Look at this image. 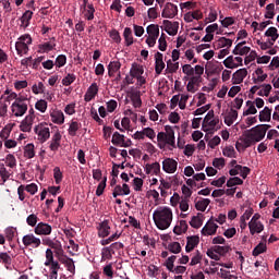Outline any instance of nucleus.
Returning a JSON list of instances; mask_svg holds the SVG:
<instances>
[{
	"label": "nucleus",
	"instance_id": "nucleus-37",
	"mask_svg": "<svg viewBox=\"0 0 279 279\" xmlns=\"http://www.w3.org/2000/svg\"><path fill=\"white\" fill-rule=\"evenodd\" d=\"M210 205V201L208 198H203L195 204L196 210H199L201 213H206V208Z\"/></svg>",
	"mask_w": 279,
	"mask_h": 279
},
{
	"label": "nucleus",
	"instance_id": "nucleus-32",
	"mask_svg": "<svg viewBox=\"0 0 279 279\" xmlns=\"http://www.w3.org/2000/svg\"><path fill=\"white\" fill-rule=\"evenodd\" d=\"M123 38L126 47H132V45H134V36L132 35V28H124Z\"/></svg>",
	"mask_w": 279,
	"mask_h": 279
},
{
	"label": "nucleus",
	"instance_id": "nucleus-4",
	"mask_svg": "<svg viewBox=\"0 0 279 279\" xmlns=\"http://www.w3.org/2000/svg\"><path fill=\"white\" fill-rule=\"evenodd\" d=\"M46 267H50L49 279H58V271H60V263L53 259V251L51 248L46 250Z\"/></svg>",
	"mask_w": 279,
	"mask_h": 279
},
{
	"label": "nucleus",
	"instance_id": "nucleus-39",
	"mask_svg": "<svg viewBox=\"0 0 279 279\" xmlns=\"http://www.w3.org/2000/svg\"><path fill=\"white\" fill-rule=\"evenodd\" d=\"M178 69H180V62H174L171 60L167 61V69H166V73H178Z\"/></svg>",
	"mask_w": 279,
	"mask_h": 279
},
{
	"label": "nucleus",
	"instance_id": "nucleus-11",
	"mask_svg": "<svg viewBox=\"0 0 279 279\" xmlns=\"http://www.w3.org/2000/svg\"><path fill=\"white\" fill-rule=\"evenodd\" d=\"M53 228L46 222H39L34 229L35 234H38L40 236H49L51 234Z\"/></svg>",
	"mask_w": 279,
	"mask_h": 279
},
{
	"label": "nucleus",
	"instance_id": "nucleus-1",
	"mask_svg": "<svg viewBox=\"0 0 279 279\" xmlns=\"http://www.w3.org/2000/svg\"><path fill=\"white\" fill-rule=\"evenodd\" d=\"M153 219L158 230H167L173 221V211L169 207H159L154 211Z\"/></svg>",
	"mask_w": 279,
	"mask_h": 279
},
{
	"label": "nucleus",
	"instance_id": "nucleus-17",
	"mask_svg": "<svg viewBox=\"0 0 279 279\" xmlns=\"http://www.w3.org/2000/svg\"><path fill=\"white\" fill-rule=\"evenodd\" d=\"M163 56L161 52L155 53V73L160 75L165 71V61L162 60Z\"/></svg>",
	"mask_w": 279,
	"mask_h": 279
},
{
	"label": "nucleus",
	"instance_id": "nucleus-52",
	"mask_svg": "<svg viewBox=\"0 0 279 279\" xmlns=\"http://www.w3.org/2000/svg\"><path fill=\"white\" fill-rule=\"evenodd\" d=\"M158 49L160 51H167V35L165 33L161 34L160 38L158 39Z\"/></svg>",
	"mask_w": 279,
	"mask_h": 279
},
{
	"label": "nucleus",
	"instance_id": "nucleus-13",
	"mask_svg": "<svg viewBox=\"0 0 279 279\" xmlns=\"http://www.w3.org/2000/svg\"><path fill=\"white\" fill-rule=\"evenodd\" d=\"M165 32L169 34V36H175L178 34V29H180V23L171 22L169 20H163Z\"/></svg>",
	"mask_w": 279,
	"mask_h": 279
},
{
	"label": "nucleus",
	"instance_id": "nucleus-57",
	"mask_svg": "<svg viewBox=\"0 0 279 279\" xmlns=\"http://www.w3.org/2000/svg\"><path fill=\"white\" fill-rule=\"evenodd\" d=\"M202 263V253L199 251H196V254L192 257L190 262L191 267H195V265H199Z\"/></svg>",
	"mask_w": 279,
	"mask_h": 279
},
{
	"label": "nucleus",
	"instance_id": "nucleus-56",
	"mask_svg": "<svg viewBox=\"0 0 279 279\" xmlns=\"http://www.w3.org/2000/svg\"><path fill=\"white\" fill-rule=\"evenodd\" d=\"M53 178H54V182L56 184H60L62 182V171L60 170V167H56L53 169Z\"/></svg>",
	"mask_w": 279,
	"mask_h": 279
},
{
	"label": "nucleus",
	"instance_id": "nucleus-43",
	"mask_svg": "<svg viewBox=\"0 0 279 279\" xmlns=\"http://www.w3.org/2000/svg\"><path fill=\"white\" fill-rule=\"evenodd\" d=\"M199 215H202V214H198L197 216H193L190 221V226L192 228H195L196 230H198V228H202V226L204 223V220H202V218H199Z\"/></svg>",
	"mask_w": 279,
	"mask_h": 279
},
{
	"label": "nucleus",
	"instance_id": "nucleus-29",
	"mask_svg": "<svg viewBox=\"0 0 279 279\" xmlns=\"http://www.w3.org/2000/svg\"><path fill=\"white\" fill-rule=\"evenodd\" d=\"M112 145H120L121 147H128L129 145L125 144V135H121L119 132H114L112 140Z\"/></svg>",
	"mask_w": 279,
	"mask_h": 279
},
{
	"label": "nucleus",
	"instance_id": "nucleus-10",
	"mask_svg": "<svg viewBox=\"0 0 279 279\" xmlns=\"http://www.w3.org/2000/svg\"><path fill=\"white\" fill-rule=\"evenodd\" d=\"M219 228V226H217V223H215V220L209 219L206 225L203 227L201 233L203 234V236H213L215 234H217V229Z\"/></svg>",
	"mask_w": 279,
	"mask_h": 279
},
{
	"label": "nucleus",
	"instance_id": "nucleus-51",
	"mask_svg": "<svg viewBox=\"0 0 279 279\" xmlns=\"http://www.w3.org/2000/svg\"><path fill=\"white\" fill-rule=\"evenodd\" d=\"M264 89H260L257 95L259 97H269V94L271 93V84H265L262 85Z\"/></svg>",
	"mask_w": 279,
	"mask_h": 279
},
{
	"label": "nucleus",
	"instance_id": "nucleus-28",
	"mask_svg": "<svg viewBox=\"0 0 279 279\" xmlns=\"http://www.w3.org/2000/svg\"><path fill=\"white\" fill-rule=\"evenodd\" d=\"M108 75L109 77H114V73H119L121 70V62L120 61H111L108 64Z\"/></svg>",
	"mask_w": 279,
	"mask_h": 279
},
{
	"label": "nucleus",
	"instance_id": "nucleus-58",
	"mask_svg": "<svg viewBox=\"0 0 279 279\" xmlns=\"http://www.w3.org/2000/svg\"><path fill=\"white\" fill-rule=\"evenodd\" d=\"M26 223L28 226H31L32 228H36V223H38V216H36L35 214H31L27 218H26Z\"/></svg>",
	"mask_w": 279,
	"mask_h": 279
},
{
	"label": "nucleus",
	"instance_id": "nucleus-62",
	"mask_svg": "<svg viewBox=\"0 0 279 279\" xmlns=\"http://www.w3.org/2000/svg\"><path fill=\"white\" fill-rule=\"evenodd\" d=\"M213 166L216 169H223L226 167V159L223 158H215L213 161Z\"/></svg>",
	"mask_w": 279,
	"mask_h": 279
},
{
	"label": "nucleus",
	"instance_id": "nucleus-55",
	"mask_svg": "<svg viewBox=\"0 0 279 279\" xmlns=\"http://www.w3.org/2000/svg\"><path fill=\"white\" fill-rule=\"evenodd\" d=\"M36 110L39 112H47V100L40 99L35 104Z\"/></svg>",
	"mask_w": 279,
	"mask_h": 279
},
{
	"label": "nucleus",
	"instance_id": "nucleus-49",
	"mask_svg": "<svg viewBox=\"0 0 279 279\" xmlns=\"http://www.w3.org/2000/svg\"><path fill=\"white\" fill-rule=\"evenodd\" d=\"M182 71L187 77H195V69L191 64H184Z\"/></svg>",
	"mask_w": 279,
	"mask_h": 279
},
{
	"label": "nucleus",
	"instance_id": "nucleus-26",
	"mask_svg": "<svg viewBox=\"0 0 279 279\" xmlns=\"http://www.w3.org/2000/svg\"><path fill=\"white\" fill-rule=\"evenodd\" d=\"M236 119H239V111L231 108L228 116L225 117V123L230 128Z\"/></svg>",
	"mask_w": 279,
	"mask_h": 279
},
{
	"label": "nucleus",
	"instance_id": "nucleus-61",
	"mask_svg": "<svg viewBox=\"0 0 279 279\" xmlns=\"http://www.w3.org/2000/svg\"><path fill=\"white\" fill-rule=\"evenodd\" d=\"M218 45H219V47H228V49H230V47H232V39H228L226 37H220L218 39Z\"/></svg>",
	"mask_w": 279,
	"mask_h": 279
},
{
	"label": "nucleus",
	"instance_id": "nucleus-18",
	"mask_svg": "<svg viewBox=\"0 0 279 279\" xmlns=\"http://www.w3.org/2000/svg\"><path fill=\"white\" fill-rule=\"evenodd\" d=\"M197 245H199V236L198 235H190V236H187L185 252L187 254L193 252L197 247Z\"/></svg>",
	"mask_w": 279,
	"mask_h": 279
},
{
	"label": "nucleus",
	"instance_id": "nucleus-15",
	"mask_svg": "<svg viewBox=\"0 0 279 279\" xmlns=\"http://www.w3.org/2000/svg\"><path fill=\"white\" fill-rule=\"evenodd\" d=\"M58 260H59V263L64 265L66 270L70 271V274H72V276H75V262H73V258H71V257H69L66 255H63Z\"/></svg>",
	"mask_w": 279,
	"mask_h": 279
},
{
	"label": "nucleus",
	"instance_id": "nucleus-3",
	"mask_svg": "<svg viewBox=\"0 0 279 279\" xmlns=\"http://www.w3.org/2000/svg\"><path fill=\"white\" fill-rule=\"evenodd\" d=\"M32 35L25 34L20 36L15 43V51L17 56H27V53H29V45H32Z\"/></svg>",
	"mask_w": 279,
	"mask_h": 279
},
{
	"label": "nucleus",
	"instance_id": "nucleus-48",
	"mask_svg": "<svg viewBox=\"0 0 279 279\" xmlns=\"http://www.w3.org/2000/svg\"><path fill=\"white\" fill-rule=\"evenodd\" d=\"M5 166L10 167V169H14V167H16V157H14L12 154L7 155Z\"/></svg>",
	"mask_w": 279,
	"mask_h": 279
},
{
	"label": "nucleus",
	"instance_id": "nucleus-33",
	"mask_svg": "<svg viewBox=\"0 0 279 279\" xmlns=\"http://www.w3.org/2000/svg\"><path fill=\"white\" fill-rule=\"evenodd\" d=\"M146 32L150 38H158L160 36V27L156 24L148 25Z\"/></svg>",
	"mask_w": 279,
	"mask_h": 279
},
{
	"label": "nucleus",
	"instance_id": "nucleus-63",
	"mask_svg": "<svg viewBox=\"0 0 279 279\" xmlns=\"http://www.w3.org/2000/svg\"><path fill=\"white\" fill-rule=\"evenodd\" d=\"M110 38L118 45L121 43V34H119V31L117 29L110 32Z\"/></svg>",
	"mask_w": 279,
	"mask_h": 279
},
{
	"label": "nucleus",
	"instance_id": "nucleus-2",
	"mask_svg": "<svg viewBox=\"0 0 279 279\" xmlns=\"http://www.w3.org/2000/svg\"><path fill=\"white\" fill-rule=\"evenodd\" d=\"M269 128H271V125H269V124L256 125V126L252 128L251 130H246L244 132V136H247L255 143H260V141H263V138H265V135L267 134V130H269Z\"/></svg>",
	"mask_w": 279,
	"mask_h": 279
},
{
	"label": "nucleus",
	"instance_id": "nucleus-24",
	"mask_svg": "<svg viewBox=\"0 0 279 279\" xmlns=\"http://www.w3.org/2000/svg\"><path fill=\"white\" fill-rule=\"evenodd\" d=\"M11 111L14 117H23L27 112V105H11Z\"/></svg>",
	"mask_w": 279,
	"mask_h": 279
},
{
	"label": "nucleus",
	"instance_id": "nucleus-25",
	"mask_svg": "<svg viewBox=\"0 0 279 279\" xmlns=\"http://www.w3.org/2000/svg\"><path fill=\"white\" fill-rule=\"evenodd\" d=\"M143 73H145V69L143 68V65L138 64V63H133L130 70V75L131 77H141V75H143Z\"/></svg>",
	"mask_w": 279,
	"mask_h": 279
},
{
	"label": "nucleus",
	"instance_id": "nucleus-45",
	"mask_svg": "<svg viewBox=\"0 0 279 279\" xmlns=\"http://www.w3.org/2000/svg\"><path fill=\"white\" fill-rule=\"evenodd\" d=\"M241 184H243V180L241 178H239V177L230 178L227 181V186L229 189H232V186H241Z\"/></svg>",
	"mask_w": 279,
	"mask_h": 279
},
{
	"label": "nucleus",
	"instance_id": "nucleus-54",
	"mask_svg": "<svg viewBox=\"0 0 279 279\" xmlns=\"http://www.w3.org/2000/svg\"><path fill=\"white\" fill-rule=\"evenodd\" d=\"M107 180L108 179L105 177L104 180L98 184L97 190H96L97 197H101V195H104V191H106Z\"/></svg>",
	"mask_w": 279,
	"mask_h": 279
},
{
	"label": "nucleus",
	"instance_id": "nucleus-5",
	"mask_svg": "<svg viewBox=\"0 0 279 279\" xmlns=\"http://www.w3.org/2000/svg\"><path fill=\"white\" fill-rule=\"evenodd\" d=\"M165 132H159L157 134V141L158 143H167V145H171V147H175V131H173V128L166 125Z\"/></svg>",
	"mask_w": 279,
	"mask_h": 279
},
{
	"label": "nucleus",
	"instance_id": "nucleus-30",
	"mask_svg": "<svg viewBox=\"0 0 279 279\" xmlns=\"http://www.w3.org/2000/svg\"><path fill=\"white\" fill-rule=\"evenodd\" d=\"M50 119L52 123H57V125H62L64 123V113L61 110L53 111L50 114Z\"/></svg>",
	"mask_w": 279,
	"mask_h": 279
},
{
	"label": "nucleus",
	"instance_id": "nucleus-14",
	"mask_svg": "<svg viewBox=\"0 0 279 279\" xmlns=\"http://www.w3.org/2000/svg\"><path fill=\"white\" fill-rule=\"evenodd\" d=\"M99 239H106V236H110V221L104 220L97 227Z\"/></svg>",
	"mask_w": 279,
	"mask_h": 279
},
{
	"label": "nucleus",
	"instance_id": "nucleus-8",
	"mask_svg": "<svg viewBox=\"0 0 279 279\" xmlns=\"http://www.w3.org/2000/svg\"><path fill=\"white\" fill-rule=\"evenodd\" d=\"M22 243H23V245H25V247L38 248V247H40V244L43 242L40 241V238H36V235H34V233H29V234H26L23 236Z\"/></svg>",
	"mask_w": 279,
	"mask_h": 279
},
{
	"label": "nucleus",
	"instance_id": "nucleus-46",
	"mask_svg": "<svg viewBox=\"0 0 279 279\" xmlns=\"http://www.w3.org/2000/svg\"><path fill=\"white\" fill-rule=\"evenodd\" d=\"M276 4L269 3L266 7L265 19H274L276 16Z\"/></svg>",
	"mask_w": 279,
	"mask_h": 279
},
{
	"label": "nucleus",
	"instance_id": "nucleus-27",
	"mask_svg": "<svg viewBox=\"0 0 279 279\" xmlns=\"http://www.w3.org/2000/svg\"><path fill=\"white\" fill-rule=\"evenodd\" d=\"M34 125V120L32 117H25V119L20 124L21 132H32V126Z\"/></svg>",
	"mask_w": 279,
	"mask_h": 279
},
{
	"label": "nucleus",
	"instance_id": "nucleus-23",
	"mask_svg": "<svg viewBox=\"0 0 279 279\" xmlns=\"http://www.w3.org/2000/svg\"><path fill=\"white\" fill-rule=\"evenodd\" d=\"M52 251V256L54 254L56 258L59 260V258H62L64 255V248H62V243L60 241L52 242V245L50 246Z\"/></svg>",
	"mask_w": 279,
	"mask_h": 279
},
{
	"label": "nucleus",
	"instance_id": "nucleus-36",
	"mask_svg": "<svg viewBox=\"0 0 279 279\" xmlns=\"http://www.w3.org/2000/svg\"><path fill=\"white\" fill-rule=\"evenodd\" d=\"M10 175H12V173H10V170H8V168H5V165L0 163V178L3 182V184H5L8 182V180H10Z\"/></svg>",
	"mask_w": 279,
	"mask_h": 279
},
{
	"label": "nucleus",
	"instance_id": "nucleus-47",
	"mask_svg": "<svg viewBox=\"0 0 279 279\" xmlns=\"http://www.w3.org/2000/svg\"><path fill=\"white\" fill-rule=\"evenodd\" d=\"M112 254H114V251H112L110 246L104 247L101 251L102 260H111Z\"/></svg>",
	"mask_w": 279,
	"mask_h": 279
},
{
	"label": "nucleus",
	"instance_id": "nucleus-35",
	"mask_svg": "<svg viewBox=\"0 0 279 279\" xmlns=\"http://www.w3.org/2000/svg\"><path fill=\"white\" fill-rule=\"evenodd\" d=\"M199 82H202L199 76H191L190 82L187 83V86H186V90L189 93H195L197 90L195 89V85L199 84Z\"/></svg>",
	"mask_w": 279,
	"mask_h": 279
},
{
	"label": "nucleus",
	"instance_id": "nucleus-19",
	"mask_svg": "<svg viewBox=\"0 0 279 279\" xmlns=\"http://www.w3.org/2000/svg\"><path fill=\"white\" fill-rule=\"evenodd\" d=\"M247 77V69H240L232 75L233 84H243V81Z\"/></svg>",
	"mask_w": 279,
	"mask_h": 279
},
{
	"label": "nucleus",
	"instance_id": "nucleus-42",
	"mask_svg": "<svg viewBox=\"0 0 279 279\" xmlns=\"http://www.w3.org/2000/svg\"><path fill=\"white\" fill-rule=\"evenodd\" d=\"M34 149H35L34 144H27L24 147V157L28 159L34 158V156H36V151Z\"/></svg>",
	"mask_w": 279,
	"mask_h": 279
},
{
	"label": "nucleus",
	"instance_id": "nucleus-50",
	"mask_svg": "<svg viewBox=\"0 0 279 279\" xmlns=\"http://www.w3.org/2000/svg\"><path fill=\"white\" fill-rule=\"evenodd\" d=\"M32 90L34 95H43L45 94V84H43V82H39L37 85H33Z\"/></svg>",
	"mask_w": 279,
	"mask_h": 279
},
{
	"label": "nucleus",
	"instance_id": "nucleus-53",
	"mask_svg": "<svg viewBox=\"0 0 279 279\" xmlns=\"http://www.w3.org/2000/svg\"><path fill=\"white\" fill-rule=\"evenodd\" d=\"M214 252L216 254H219L220 256H226V254H228L230 252V246H215L214 247Z\"/></svg>",
	"mask_w": 279,
	"mask_h": 279
},
{
	"label": "nucleus",
	"instance_id": "nucleus-34",
	"mask_svg": "<svg viewBox=\"0 0 279 279\" xmlns=\"http://www.w3.org/2000/svg\"><path fill=\"white\" fill-rule=\"evenodd\" d=\"M82 128V123L77 121H71L70 126L68 129V133L70 136H77V131Z\"/></svg>",
	"mask_w": 279,
	"mask_h": 279
},
{
	"label": "nucleus",
	"instance_id": "nucleus-22",
	"mask_svg": "<svg viewBox=\"0 0 279 279\" xmlns=\"http://www.w3.org/2000/svg\"><path fill=\"white\" fill-rule=\"evenodd\" d=\"M34 16V12L32 10H26L22 16L20 17L21 21V27H23V29H27V27H29L32 17Z\"/></svg>",
	"mask_w": 279,
	"mask_h": 279
},
{
	"label": "nucleus",
	"instance_id": "nucleus-60",
	"mask_svg": "<svg viewBox=\"0 0 279 279\" xmlns=\"http://www.w3.org/2000/svg\"><path fill=\"white\" fill-rule=\"evenodd\" d=\"M56 66L58 69H61V66H64V64H66V56L64 54H59L56 59V62H54Z\"/></svg>",
	"mask_w": 279,
	"mask_h": 279
},
{
	"label": "nucleus",
	"instance_id": "nucleus-64",
	"mask_svg": "<svg viewBox=\"0 0 279 279\" xmlns=\"http://www.w3.org/2000/svg\"><path fill=\"white\" fill-rule=\"evenodd\" d=\"M134 191H143V179L135 178L133 180Z\"/></svg>",
	"mask_w": 279,
	"mask_h": 279
},
{
	"label": "nucleus",
	"instance_id": "nucleus-16",
	"mask_svg": "<svg viewBox=\"0 0 279 279\" xmlns=\"http://www.w3.org/2000/svg\"><path fill=\"white\" fill-rule=\"evenodd\" d=\"M99 93V85L97 83H93L88 88L87 92L84 95L85 101H93L95 97H97V94Z\"/></svg>",
	"mask_w": 279,
	"mask_h": 279
},
{
	"label": "nucleus",
	"instance_id": "nucleus-20",
	"mask_svg": "<svg viewBox=\"0 0 279 279\" xmlns=\"http://www.w3.org/2000/svg\"><path fill=\"white\" fill-rule=\"evenodd\" d=\"M62 141V134H60V131H57L50 141L49 148L51 151H58L60 149V143Z\"/></svg>",
	"mask_w": 279,
	"mask_h": 279
},
{
	"label": "nucleus",
	"instance_id": "nucleus-44",
	"mask_svg": "<svg viewBox=\"0 0 279 279\" xmlns=\"http://www.w3.org/2000/svg\"><path fill=\"white\" fill-rule=\"evenodd\" d=\"M267 252V244L264 242H260L254 250H253V256H260V254H265Z\"/></svg>",
	"mask_w": 279,
	"mask_h": 279
},
{
	"label": "nucleus",
	"instance_id": "nucleus-6",
	"mask_svg": "<svg viewBox=\"0 0 279 279\" xmlns=\"http://www.w3.org/2000/svg\"><path fill=\"white\" fill-rule=\"evenodd\" d=\"M34 132L37 135V141H39V143H47V141H49L51 137V131L45 123L36 125Z\"/></svg>",
	"mask_w": 279,
	"mask_h": 279
},
{
	"label": "nucleus",
	"instance_id": "nucleus-31",
	"mask_svg": "<svg viewBox=\"0 0 279 279\" xmlns=\"http://www.w3.org/2000/svg\"><path fill=\"white\" fill-rule=\"evenodd\" d=\"M248 228L252 235L255 233L260 234L265 230L263 222H248Z\"/></svg>",
	"mask_w": 279,
	"mask_h": 279
},
{
	"label": "nucleus",
	"instance_id": "nucleus-40",
	"mask_svg": "<svg viewBox=\"0 0 279 279\" xmlns=\"http://www.w3.org/2000/svg\"><path fill=\"white\" fill-rule=\"evenodd\" d=\"M259 121H271V109L265 107L264 110L259 112Z\"/></svg>",
	"mask_w": 279,
	"mask_h": 279
},
{
	"label": "nucleus",
	"instance_id": "nucleus-59",
	"mask_svg": "<svg viewBox=\"0 0 279 279\" xmlns=\"http://www.w3.org/2000/svg\"><path fill=\"white\" fill-rule=\"evenodd\" d=\"M75 80H76L75 74H68L65 77H63L62 84L63 86H71V84H73Z\"/></svg>",
	"mask_w": 279,
	"mask_h": 279
},
{
	"label": "nucleus",
	"instance_id": "nucleus-41",
	"mask_svg": "<svg viewBox=\"0 0 279 279\" xmlns=\"http://www.w3.org/2000/svg\"><path fill=\"white\" fill-rule=\"evenodd\" d=\"M167 250L171 252V254H180V252H182V245H180V242H172L168 244Z\"/></svg>",
	"mask_w": 279,
	"mask_h": 279
},
{
	"label": "nucleus",
	"instance_id": "nucleus-38",
	"mask_svg": "<svg viewBox=\"0 0 279 279\" xmlns=\"http://www.w3.org/2000/svg\"><path fill=\"white\" fill-rule=\"evenodd\" d=\"M38 53H49V51H53L56 49V44L44 43L38 46Z\"/></svg>",
	"mask_w": 279,
	"mask_h": 279
},
{
	"label": "nucleus",
	"instance_id": "nucleus-12",
	"mask_svg": "<svg viewBox=\"0 0 279 279\" xmlns=\"http://www.w3.org/2000/svg\"><path fill=\"white\" fill-rule=\"evenodd\" d=\"M162 170L166 173H175L178 171V161L173 158H167L162 161Z\"/></svg>",
	"mask_w": 279,
	"mask_h": 279
},
{
	"label": "nucleus",
	"instance_id": "nucleus-9",
	"mask_svg": "<svg viewBox=\"0 0 279 279\" xmlns=\"http://www.w3.org/2000/svg\"><path fill=\"white\" fill-rule=\"evenodd\" d=\"M161 16L162 19H175V16H178V5L171 2L166 3Z\"/></svg>",
	"mask_w": 279,
	"mask_h": 279
},
{
	"label": "nucleus",
	"instance_id": "nucleus-21",
	"mask_svg": "<svg viewBox=\"0 0 279 279\" xmlns=\"http://www.w3.org/2000/svg\"><path fill=\"white\" fill-rule=\"evenodd\" d=\"M123 195H130V185H128V183H123L122 186L116 185L113 189V193H112L113 197H119Z\"/></svg>",
	"mask_w": 279,
	"mask_h": 279
},
{
	"label": "nucleus",
	"instance_id": "nucleus-7",
	"mask_svg": "<svg viewBox=\"0 0 279 279\" xmlns=\"http://www.w3.org/2000/svg\"><path fill=\"white\" fill-rule=\"evenodd\" d=\"M177 259L178 256L175 255H171L170 257H168L163 264L166 269H168V271H170L171 274H184L186 271L185 266H177L174 268V263Z\"/></svg>",
	"mask_w": 279,
	"mask_h": 279
}]
</instances>
